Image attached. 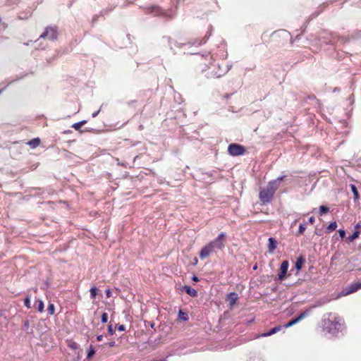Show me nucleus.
Here are the masks:
<instances>
[{"label": "nucleus", "mask_w": 361, "mask_h": 361, "mask_svg": "<svg viewBox=\"0 0 361 361\" xmlns=\"http://www.w3.org/2000/svg\"><path fill=\"white\" fill-rule=\"evenodd\" d=\"M281 180V179H279L269 183V185L266 188H264L260 191L259 199L263 204H267L270 202L276 188L275 185Z\"/></svg>", "instance_id": "1"}, {"label": "nucleus", "mask_w": 361, "mask_h": 361, "mask_svg": "<svg viewBox=\"0 0 361 361\" xmlns=\"http://www.w3.org/2000/svg\"><path fill=\"white\" fill-rule=\"evenodd\" d=\"M324 326L329 329V332L334 334L343 329V321L340 319H335L334 321L331 322H330L329 320L328 322L325 321Z\"/></svg>", "instance_id": "2"}, {"label": "nucleus", "mask_w": 361, "mask_h": 361, "mask_svg": "<svg viewBox=\"0 0 361 361\" xmlns=\"http://www.w3.org/2000/svg\"><path fill=\"white\" fill-rule=\"evenodd\" d=\"M226 238V235L224 233H221L217 238H216L214 240L211 241L209 243L212 245L214 248H217L221 250L224 247V243Z\"/></svg>", "instance_id": "3"}, {"label": "nucleus", "mask_w": 361, "mask_h": 361, "mask_svg": "<svg viewBox=\"0 0 361 361\" xmlns=\"http://www.w3.org/2000/svg\"><path fill=\"white\" fill-rule=\"evenodd\" d=\"M228 153L232 156L241 155L245 152V149L243 146L238 144H231L228 148Z\"/></svg>", "instance_id": "4"}, {"label": "nucleus", "mask_w": 361, "mask_h": 361, "mask_svg": "<svg viewBox=\"0 0 361 361\" xmlns=\"http://www.w3.org/2000/svg\"><path fill=\"white\" fill-rule=\"evenodd\" d=\"M289 267V263L288 261H283L280 267V273L279 274L278 279L282 281L285 279L286 274Z\"/></svg>", "instance_id": "5"}, {"label": "nucleus", "mask_w": 361, "mask_h": 361, "mask_svg": "<svg viewBox=\"0 0 361 361\" xmlns=\"http://www.w3.org/2000/svg\"><path fill=\"white\" fill-rule=\"evenodd\" d=\"M214 248L212 247V245L208 243L205 246H204L200 252V257L201 259H204L209 257L214 251Z\"/></svg>", "instance_id": "6"}, {"label": "nucleus", "mask_w": 361, "mask_h": 361, "mask_svg": "<svg viewBox=\"0 0 361 361\" xmlns=\"http://www.w3.org/2000/svg\"><path fill=\"white\" fill-rule=\"evenodd\" d=\"M310 314V310L304 311L302 313H301L298 317L292 319L288 323H287L284 326L286 328H288L292 326L293 325L297 324L302 319H303L305 317H306Z\"/></svg>", "instance_id": "7"}, {"label": "nucleus", "mask_w": 361, "mask_h": 361, "mask_svg": "<svg viewBox=\"0 0 361 361\" xmlns=\"http://www.w3.org/2000/svg\"><path fill=\"white\" fill-rule=\"evenodd\" d=\"M58 36V31L55 27H49L47 28V38L50 40H54Z\"/></svg>", "instance_id": "8"}, {"label": "nucleus", "mask_w": 361, "mask_h": 361, "mask_svg": "<svg viewBox=\"0 0 361 361\" xmlns=\"http://www.w3.org/2000/svg\"><path fill=\"white\" fill-rule=\"evenodd\" d=\"M361 288V283L352 284L348 288L343 290L342 295H347Z\"/></svg>", "instance_id": "9"}, {"label": "nucleus", "mask_w": 361, "mask_h": 361, "mask_svg": "<svg viewBox=\"0 0 361 361\" xmlns=\"http://www.w3.org/2000/svg\"><path fill=\"white\" fill-rule=\"evenodd\" d=\"M238 299V296L235 293H231L227 295V300L231 307H232Z\"/></svg>", "instance_id": "10"}, {"label": "nucleus", "mask_w": 361, "mask_h": 361, "mask_svg": "<svg viewBox=\"0 0 361 361\" xmlns=\"http://www.w3.org/2000/svg\"><path fill=\"white\" fill-rule=\"evenodd\" d=\"M182 290H185L189 295L192 297H196L197 295V292L196 291V290L188 286H183Z\"/></svg>", "instance_id": "11"}, {"label": "nucleus", "mask_w": 361, "mask_h": 361, "mask_svg": "<svg viewBox=\"0 0 361 361\" xmlns=\"http://www.w3.org/2000/svg\"><path fill=\"white\" fill-rule=\"evenodd\" d=\"M281 326L274 327L272 329H271L269 332L264 333V334L259 335L258 337H259V336H261V337H267V336H271V335L279 332V331H281Z\"/></svg>", "instance_id": "12"}, {"label": "nucleus", "mask_w": 361, "mask_h": 361, "mask_svg": "<svg viewBox=\"0 0 361 361\" xmlns=\"http://www.w3.org/2000/svg\"><path fill=\"white\" fill-rule=\"evenodd\" d=\"M268 247H269V252H273L274 251V250L276 249V241L273 238H269Z\"/></svg>", "instance_id": "13"}, {"label": "nucleus", "mask_w": 361, "mask_h": 361, "mask_svg": "<svg viewBox=\"0 0 361 361\" xmlns=\"http://www.w3.org/2000/svg\"><path fill=\"white\" fill-rule=\"evenodd\" d=\"M304 262H305V260L303 259L302 257H298L297 259L296 262L295 264V268L296 269V270L298 271H299L301 269V268L304 264Z\"/></svg>", "instance_id": "14"}, {"label": "nucleus", "mask_w": 361, "mask_h": 361, "mask_svg": "<svg viewBox=\"0 0 361 361\" xmlns=\"http://www.w3.org/2000/svg\"><path fill=\"white\" fill-rule=\"evenodd\" d=\"M96 351L92 345H90L87 353V360H90L95 354Z\"/></svg>", "instance_id": "15"}, {"label": "nucleus", "mask_w": 361, "mask_h": 361, "mask_svg": "<svg viewBox=\"0 0 361 361\" xmlns=\"http://www.w3.org/2000/svg\"><path fill=\"white\" fill-rule=\"evenodd\" d=\"M40 143V140L37 138L32 139V140L29 141L27 144L32 147L35 148L37 147Z\"/></svg>", "instance_id": "16"}, {"label": "nucleus", "mask_w": 361, "mask_h": 361, "mask_svg": "<svg viewBox=\"0 0 361 361\" xmlns=\"http://www.w3.org/2000/svg\"><path fill=\"white\" fill-rule=\"evenodd\" d=\"M178 319L186 322L188 320V315L187 313L183 312L182 310H179L178 312Z\"/></svg>", "instance_id": "17"}, {"label": "nucleus", "mask_w": 361, "mask_h": 361, "mask_svg": "<svg viewBox=\"0 0 361 361\" xmlns=\"http://www.w3.org/2000/svg\"><path fill=\"white\" fill-rule=\"evenodd\" d=\"M86 123V121H80L78 123H74L72 127L75 129L76 130H79L80 129V128L85 124Z\"/></svg>", "instance_id": "18"}, {"label": "nucleus", "mask_w": 361, "mask_h": 361, "mask_svg": "<svg viewBox=\"0 0 361 361\" xmlns=\"http://www.w3.org/2000/svg\"><path fill=\"white\" fill-rule=\"evenodd\" d=\"M337 228V223L336 221L331 222L330 224L327 227V231L331 232L332 231L336 230Z\"/></svg>", "instance_id": "19"}, {"label": "nucleus", "mask_w": 361, "mask_h": 361, "mask_svg": "<svg viewBox=\"0 0 361 361\" xmlns=\"http://www.w3.org/2000/svg\"><path fill=\"white\" fill-rule=\"evenodd\" d=\"M319 211L320 215H322L324 214L328 213L329 209L327 207L322 205L319 207Z\"/></svg>", "instance_id": "20"}, {"label": "nucleus", "mask_w": 361, "mask_h": 361, "mask_svg": "<svg viewBox=\"0 0 361 361\" xmlns=\"http://www.w3.org/2000/svg\"><path fill=\"white\" fill-rule=\"evenodd\" d=\"M360 235V232L356 231L353 233V234L348 237V240L350 242H353L354 240L357 238Z\"/></svg>", "instance_id": "21"}, {"label": "nucleus", "mask_w": 361, "mask_h": 361, "mask_svg": "<svg viewBox=\"0 0 361 361\" xmlns=\"http://www.w3.org/2000/svg\"><path fill=\"white\" fill-rule=\"evenodd\" d=\"M90 297H91V298L93 299L95 298V296L97 294V288L96 287H92L90 288Z\"/></svg>", "instance_id": "22"}, {"label": "nucleus", "mask_w": 361, "mask_h": 361, "mask_svg": "<svg viewBox=\"0 0 361 361\" xmlns=\"http://www.w3.org/2000/svg\"><path fill=\"white\" fill-rule=\"evenodd\" d=\"M351 189H352V192H353V195L355 196V199H358L359 198V193H358V191L356 188V187L353 185H351Z\"/></svg>", "instance_id": "23"}, {"label": "nucleus", "mask_w": 361, "mask_h": 361, "mask_svg": "<svg viewBox=\"0 0 361 361\" xmlns=\"http://www.w3.org/2000/svg\"><path fill=\"white\" fill-rule=\"evenodd\" d=\"M48 311H49V313L50 314H54V312H55V307H54V305L53 304H50L49 305Z\"/></svg>", "instance_id": "24"}, {"label": "nucleus", "mask_w": 361, "mask_h": 361, "mask_svg": "<svg viewBox=\"0 0 361 361\" xmlns=\"http://www.w3.org/2000/svg\"><path fill=\"white\" fill-rule=\"evenodd\" d=\"M108 321V314L107 313H103L102 315V322L103 323H106Z\"/></svg>", "instance_id": "25"}, {"label": "nucleus", "mask_w": 361, "mask_h": 361, "mask_svg": "<svg viewBox=\"0 0 361 361\" xmlns=\"http://www.w3.org/2000/svg\"><path fill=\"white\" fill-rule=\"evenodd\" d=\"M44 309V303L42 300L38 301V310L42 312Z\"/></svg>", "instance_id": "26"}, {"label": "nucleus", "mask_w": 361, "mask_h": 361, "mask_svg": "<svg viewBox=\"0 0 361 361\" xmlns=\"http://www.w3.org/2000/svg\"><path fill=\"white\" fill-rule=\"evenodd\" d=\"M305 229H306L305 226L303 224H300L299 226V231H298L299 233L300 234L303 233V232L305 231Z\"/></svg>", "instance_id": "27"}, {"label": "nucleus", "mask_w": 361, "mask_h": 361, "mask_svg": "<svg viewBox=\"0 0 361 361\" xmlns=\"http://www.w3.org/2000/svg\"><path fill=\"white\" fill-rule=\"evenodd\" d=\"M24 305H25V306H26L28 308L30 307V300L29 298H26L25 299Z\"/></svg>", "instance_id": "28"}, {"label": "nucleus", "mask_w": 361, "mask_h": 361, "mask_svg": "<svg viewBox=\"0 0 361 361\" xmlns=\"http://www.w3.org/2000/svg\"><path fill=\"white\" fill-rule=\"evenodd\" d=\"M338 233L341 238H343L345 235V231L343 229H339Z\"/></svg>", "instance_id": "29"}, {"label": "nucleus", "mask_w": 361, "mask_h": 361, "mask_svg": "<svg viewBox=\"0 0 361 361\" xmlns=\"http://www.w3.org/2000/svg\"><path fill=\"white\" fill-rule=\"evenodd\" d=\"M68 346L72 349H77L78 348V344L76 343H71Z\"/></svg>", "instance_id": "30"}, {"label": "nucleus", "mask_w": 361, "mask_h": 361, "mask_svg": "<svg viewBox=\"0 0 361 361\" xmlns=\"http://www.w3.org/2000/svg\"><path fill=\"white\" fill-rule=\"evenodd\" d=\"M108 331L111 335H113L114 334V330L111 325L109 326Z\"/></svg>", "instance_id": "31"}, {"label": "nucleus", "mask_w": 361, "mask_h": 361, "mask_svg": "<svg viewBox=\"0 0 361 361\" xmlns=\"http://www.w3.org/2000/svg\"><path fill=\"white\" fill-rule=\"evenodd\" d=\"M106 294L107 298L112 297V293H111V290H109V289L106 290Z\"/></svg>", "instance_id": "32"}, {"label": "nucleus", "mask_w": 361, "mask_h": 361, "mask_svg": "<svg viewBox=\"0 0 361 361\" xmlns=\"http://www.w3.org/2000/svg\"><path fill=\"white\" fill-rule=\"evenodd\" d=\"M118 330L120 331H123L125 330V326L123 325H119L118 326Z\"/></svg>", "instance_id": "33"}, {"label": "nucleus", "mask_w": 361, "mask_h": 361, "mask_svg": "<svg viewBox=\"0 0 361 361\" xmlns=\"http://www.w3.org/2000/svg\"><path fill=\"white\" fill-rule=\"evenodd\" d=\"M314 216H311L309 219V223L311 224H313L314 223Z\"/></svg>", "instance_id": "34"}, {"label": "nucleus", "mask_w": 361, "mask_h": 361, "mask_svg": "<svg viewBox=\"0 0 361 361\" xmlns=\"http://www.w3.org/2000/svg\"><path fill=\"white\" fill-rule=\"evenodd\" d=\"M97 340L98 341H102L103 340V336L102 335H99L97 337Z\"/></svg>", "instance_id": "35"}, {"label": "nucleus", "mask_w": 361, "mask_h": 361, "mask_svg": "<svg viewBox=\"0 0 361 361\" xmlns=\"http://www.w3.org/2000/svg\"><path fill=\"white\" fill-rule=\"evenodd\" d=\"M192 281H198V278L196 276H193L192 278Z\"/></svg>", "instance_id": "36"}, {"label": "nucleus", "mask_w": 361, "mask_h": 361, "mask_svg": "<svg viewBox=\"0 0 361 361\" xmlns=\"http://www.w3.org/2000/svg\"><path fill=\"white\" fill-rule=\"evenodd\" d=\"M99 112V111H97L93 113L92 114V117H96L98 115Z\"/></svg>", "instance_id": "37"}, {"label": "nucleus", "mask_w": 361, "mask_h": 361, "mask_svg": "<svg viewBox=\"0 0 361 361\" xmlns=\"http://www.w3.org/2000/svg\"><path fill=\"white\" fill-rule=\"evenodd\" d=\"M360 227H361V225H360V224H357L355 226V229H359Z\"/></svg>", "instance_id": "38"}, {"label": "nucleus", "mask_w": 361, "mask_h": 361, "mask_svg": "<svg viewBox=\"0 0 361 361\" xmlns=\"http://www.w3.org/2000/svg\"><path fill=\"white\" fill-rule=\"evenodd\" d=\"M109 346H110V347H113V346H114V345H115V342H114V341H112V342L109 343Z\"/></svg>", "instance_id": "39"}, {"label": "nucleus", "mask_w": 361, "mask_h": 361, "mask_svg": "<svg viewBox=\"0 0 361 361\" xmlns=\"http://www.w3.org/2000/svg\"><path fill=\"white\" fill-rule=\"evenodd\" d=\"M40 37H45V32L42 33Z\"/></svg>", "instance_id": "40"}, {"label": "nucleus", "mask_w": 361, "mask_h": 361, "mask_svg": "<svg viewBox=\"0 0 361 361\" xmlns=\"http://www.w3.org/2000/svg\"><path fill=\"white\" fill-rule=\"evenodd\" d=\"M257 265H255V266H254L253 269H255H255H257Z\"/></svg>", "instance_id": "41"}, {"label": "nucleus", "mask_w": 361, "mask_h": 361, "mask_svg": "<svg viewBox=\"0 0 361 361\" xmlns=\"http://www.w3.org/2000/svg\"><path fill=\"white\" fill-rule=\"evenodd\" d=\"M194 262L197 263V259H196L195 260H194Z\"/></svg>", "instance_id": "42"}, {"label": "nucleus", "mask_w": 361, "mask_h": 361, "mask_svg": "<svg viewBox=\"0 0 361 361\" xmlns=\"http://www.w3.org/2000/svg\"><path fill=\"white\" fill-rule=\"evenodd\" d=\"M194 262L197 263V259H196L195 260H194Z\"/></svg>", "instance_id": "43"}]
</instances>
